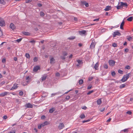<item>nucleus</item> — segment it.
I'll use <instances>...</instances> for the list:
<instances>
[{
	"instance_id": "1",
	"label": "nucleus",
	"mask_w": 133,
	"mask_h": 133,
	"mask_svg": "<svg viewBox=\"0 0 133 133\" xmlns=\"http://www.w3.org/2000/svg\"><path fill=\"white\" fill-rule=\"evenodd\" d=\"M130 75V73H129L124 75L121 81L123 82H124L126 81L129 78Z\"/></svg>"
},
{
	"instance_id": "2",
	"label": "nucleus",
	"mask_w": 133,
	"mask_h": 133,
	"mask_svg": "<svg viewBox=\"0 0 133 133\" xmlns=\"http://www.w3.org/2000/svg\"><path fill=\"white\" fill-rule=\"evenodd\" d=\"M5 24L4 20L0 17V26H3L5 25Z\"/></svg>"
},
{
	"instance_id": "3",
	"label": "nucleus",
	"mask_w": 133,
	"mask_h": 133,
	"mask_svg": "<svg viewBox=\"0 0 133 133\" xmlns=\"http://www.w3.org/2000/svg\"><path fill=\"white\" fill-rule=\"evenodd\" d=\"M109 63L110 66H113L115 65V62L114 60H110L109 61Z\"/></svg>"
},
{
	"instance_id": "4",
	"label": "nucleus",
	"mask_w": 133,
	"mask_h": 133,
	"mask_svg": "<svg viewBox=\"0 0 133 133\" xmlns=\"http://www.w3.org/2000/svg\"><path fill=\"white\" fill-rule=\"evenodd\" d=\"M121 35V33L117 31L114 32L113 34V36L114 37H115L116 35L120 36Z\"/></svg>"
},
{
	"instance_id": "5",
	"label": "nucleus",
	"mask_w": 133,
	"mask_h": 133,
	"mask_svg": "<svg viewBox=\"0 0 133 133\" xmlns=\"http://www.w3.org/2000/svg\"><path fill=\"white\" fill-rule=\"evenodd\" d=\"M96 44V43L94 40L92 41V43H91V44L90 46V48L91 49L94 48L95 45Z\"/></svg>"
},
{
	"instance_id": "6",
	"label": "nucleus",
	"mask_w": 133,
	"mask_h": 133,
	"mask_svg": "<svg viewBox=\"0 0 133 133\" xmlns=\"http://www.w3.org/2000/svg\"><path fill=\"white\" fill-rule=\"evenodd\" d=\"M79 34L81 35H86V31L85 30H83L79 31Z\"/></svg>"
},
{
	"instance_id": "7",
	"label": "nucleus",
	"mask_w": 133,
	"mask_h": 133,
	"mask_svg": "<svg viewBox=\"0 0 133 133\" xmlns=\"http://www.w3.org/2000/svg\"><path fill=\"white\" fill-rule=\"evenodd\" d=\"M25 106L26 108H32L33 107V105L29 103L26 104Z\"/></svg>"
},
{
	"instance_id": "8",
	"label": "nucleus",
	"mask_w": 133,
	"mask_h": 133,
	"mask_svg": "<svg viewBox=\"0 0 133 133\" xmlns=\"http://www.w3.org/2000/svg\"><path fill=\"white\" fill-rule=\"evenodd\" d=\"M64 127V125L63 123H60L59 125L58 128L59 129H61L63 128Z\"/></svg>"
},
{
	"instance_id": "9",
	"label": "nucleus",
	"mask_w": 133,
	"mask_h": 133,
	"mask_svg": "<svg viewBox=\"0 0 133 133\" xmlns=\"http://www.w3.org/2000/svg\"><path fill=\"white\" fill-rule=\"evenodd\" d=\"M40 67L38 66H36L34 68L33 71L34 72H37L38 70L40 69Z\"/></svg>"
},
{
	"instance_id": "10",
	"label": "nucleus",
	"mask_w": 133,
	"mask_h": 133,
	"mask_svg": "<svg viewBox=\"0 0 133 133\" xmlns=\"http://www.w3.org/2000/svg\"><path fill=\"white\" fill-rule=\"evenodd\" d=\"M9 93V92H4L0 94V96L3 97L5 96L6 95Z\"/></svg>"
},
{
	"instance_id": "11",
	"label": "nucleus",
	"mask_w": 133,
	"mask_h": 133,
	"mask_svg": "<svg viewBox=\"0 0 133 133\" xmlns=\"http://www.w3.org/2000/svg\"><path fill=\"white\" fill-rule=\"evenodd\" d=\"M10 28L12 30H14L16 28V26L13 23H11L10 25Z\"/></svg>"
},
{
	"instance_id": "12",
	"label": "nucleus",
	"mask_w": 133,
	"mask_h": 133,
	"mask_svg": "<svg viewBox=\"0 0 133 133\" xmlns=\"http://www.w3.org/2000/svg\"><path fill=\"white\" fill-rule=\"evenodd\" d=\"M66 55V52H63V53L62 56H61V58L62 59H65V57Z\"/></svg>"
},
{
	"instance_id": "13",
	"label": "nucleus",
	"mask_w": 133,
	"mask_h": 133,
	"mask_svg": "<svg viewBox=\"0 0 133 133\" xmlns=\"http://www.w3.org/2000/svg\"><path fill=\"white\" fill-rule=\"evenodd\" d=\"M17 84H14V86L10 89V90L16 89L18 88Z\"/></svg>"
},
{
	"instance_id": "14",
	"label": "nucleus",
	"mask_w": 133,
	"mask_h": 133,
	"mask_svg": "<svg viewBox=\"0 0 133 133\" xmlns=\"http://www.w3.org/2000/svg\"><path fill=\"white\" fill-rule=\"evenodd\" d=\"M81 3L83 5H85L86 7H88L89 6L88 3H87L86 1H81Z\"/></svg>"
},
{
	"instance_id": "15",
	"label": "nucleus",
	"mask_w": 133,
	"mask_h": 133,
	"mask_svg": "<svg viewBox=\"0 0 133 133\" xmlns=\"http://www.w3.org/2000/svg\"><path fill=\"white\" fill-rule=\"evenodd\" d=\"M22 33L25 35L28 36H29L30 34L29 32L23 31L22 32Z\"/></svg>"
},
{
	"instance_id": "16",
	"label": "nucleus",
	"mask_w": 133,
	"mask_h": 133,
	"mask_svg": "<svg viewBox=\"0 0 133 133\" xmlns=\"http://www.w3.org/2000/svg\"><path fill=\"white\" fill-rule=\"evenodd\" d=\"M111 9V7L110 6H107L104 9L105 11H108Z\"/></svg>"
},
{
	"instance_id": "17",
	"label": "nucleus",
	"mask_w": 133,
	"mask_h": 133,
	"mask_svg": "<svg viewBox=\"0 0 133 133\" xmlns=\"http://www.w3.org/2000/svg\"><path fill=\"white\" fill-rule=\"evenodd\" d=\"M124 24V20L123 21L122 23H121L120 26V28L122 29H123V26Z\"/></svg>"
},
{
	"instance_id": "18",
	"label": "nucleus",
	"mask_w": 133,
	"mask_h": 133,
	"mask_svg": "<svg viewBox=\"0 0 133 133\" xmlns=\"http://www.w3.org/2000/svg\"><path fill=\"white\" fill-rule=\"evenodd\" d=\"M47 76L46 75H43L42 77L41 78V80L42 81H44L46 78Z\"/></svg>"
},
{
	"instance_id": "19",
	"label": "nucleus",
	"mask_w": 133,
	"mask_h": 133,
	"mask_svg": "<svg viewBox=\"0 0 133 133\" xmlns=\"http://www.w3.org/2000/svg\"><path fill=\"white\" fill-rule=\"evenodd\" d=\"M55 60L53 58H51L50 59V63L51 64H53L55 63Z\"/></svg>"
},
{
	"instance_id": "20",
	"label": "nucleus",
	"mask_w": 133,
	"mask_h": 133,
	"mask_svg": "<svg viewBox=\"0 0 133 133\" xmlns=\"http://www.w3.org/2000/svg\"><path fill=\"white\" fill-rule=\"evenodd\" d=\"M102 103L101 99H98L97 101V104L100 105Z\"/></svg>"
},
{
	"instance_id": "21",
	"label": "nucleus",
	"mask_w": 133,
	"mask_h": 133,
	"mask_svg": "<svg viewBox=\"0 0 133 133\" xmlns=\"http://www.w3.org/2000/svg\"><path fill=\"white\" fill-rule=\"evenodd\" d=\"M98 63H97L95 65L94 68L96 70H97L98 69Z\"/></svg>"
},
{
	"instance_id": "22",
	"label": "nucleus",
	"mask_w": 133,
	"mask_h": 133,
	"mask_svg": "<svg viewBox=\"0 0 133 133\" xmlns=\"http://www.w3.org/2000/svg\"><path fill=\"white\" fill-rule=\"evenodd\" d=\"M55 110V109L54 108H51L49 110V112L50 113H52Z\"/></svg>"
},
{
	"instance_id": "23",
	"label": "nucleus",
	"mask_w": 133,
	"mask_h": 133,
	"mask_svg": "<svg viewBox=\"0 0 133 133\" xmlns=\"http://www.w3.org/2000/svg\"><path fill=\"white\" fill-rule=\"evenodd\" d=\"M79 117L83 119L85 117V116L84 114H81Z\"/></svg>"
},
{
	"instance_id": "24",
	"label": "nucleus",
	"mask_w": 133,
	"mask_h": 133,
	"mask_svg": "<svg viewBox=\"0 0 133 133\" xmlns=\"http://www.w3.org/2000/svg\"><path fill=\"white\" fill-rule=\"evenodd\" d=\"M120 3L121 4V5L122 6V7L124 6H127V4L126 3H124L123 2H121Z\"/></svg>"
},
{
	"instance_id": "25",
	"label": "nucleus",
	"mask_w": 133,
	"mask_h": 133,
	"mask_svg": "<svg viewBox=\"0 0 133 133\" xmlns=\"http://www.w3.org/2000/svg\"><path fill=\"white\" fill-rule=\"evenodd\" d=\"M132 19H133V17L131 16V17H129L127 19V20L128 21H132Z\"/></svg>"
},
{
	"instance_id": "26",
	"label": "nucleus",
	"mask_w": 133,
	"mask_h": 133,
	"mask_svg": "<svg viewBox=\"0 0 133 133\" xmlns=\"http://www.w3.org/2000/svg\"><path fill=\"white\" fill-rule=\"evenodd\" d=\"M127 39L129 41H130L132 40V38L130 36H128Z\"/></svg>"
},
{
	"instance_id": "27",
	"label": "nucleus",
	"mask_w": 133,
	"mask_h": 133,
	"mask_svg": "<svg viewBox=\"0 0 133 133\" xmlns=\"http://www.w3.org/2000/svg\"><path fill=\"white\" fill-rule=\"evenodd\" d=\"M78 82L79 84H82L83 83V80L82 79H80L79 80Z\"/></svg>"
},
{
	"instance_id": "28",
	"label": "nucleus",
	"mask_w": 133,
	"mask_h": 133,
	"mask_svg": "<svg viewBox=\"0 0 133 133\" xmlns=\"http://www.w3.org/2000/svg\"><path fill=\"white\" fill-rule=\"evenodd\" d=\"M26 79L27 80L26 81L27 83H28L29 82V81L30 79V78L29 76H28L26 77Z\"/></svg>"
},
{
	"instance_id": "29",
	"label": "nucleus",
	"mask_w": 133,
	"mask_h": 133,
	"mask_svg": "<svg viewBox=\"0 0 133 133\" xmlns=\"http://www.w3.org/2000/svg\"><path fill=\"white\" fill-rule=\"evenodd\" d=\"M25 56L26 57L28 58H30V55L29 54L26 53L25 54Z\"/></svg>"
},
{
	"instance_id": "30",
	"label": "nucleus",
	"mask_w": 133,
	"mask_h": 133,
	"mask_svg": "<svg viewBox=\"0 0 133 133\" xmlns=\"http://www.w3.org/2000/svg\"><path fill=\"white\" fill-rule=\"evenodd\" d=\"M75 36H71L70 37L68 38V39L70 40H73L75 39Z\"/></svg>"
},
{
	"instance_id": "31",
	"label": "nucleus",
	"mask_w": 133,
	"mask_h": 133,
	"mask_svg": "<svg viewBox=\"0 0 133 133\" xmlns=\"http://www.w3.org/2000/svg\"><path fill=\"white\" fill-rule=\"evenodd\" d=\"M125 86V84H121V85H120L119 87L121 89H122V88L124 87Z\"/></svg>"
},
{
	"instance_id": "32",
	"label": "nucleus",
	"mask_w": 133,
	"mask_h": 133,
	"mask_svg": "<svg viewBox=\"0 0 133 133\" xmlns=\"http://www.w3.org/2000/svg\"><path fill=\"white\" fill-rule=\"evenodd\" d=\"M0 3L1 4H4L5 2L4 0H0Z\"/></svg>"
},
{
	"instance_id": "33",
	"label": "nucleus",
	"mask_w": 133,
	"mask_h": 133,
	"mask_svg": "<svg viewBox=\"0 0 133 133\" xmlns=\"http://www.w3.org/2000/svg\"><path fill=\"white\" fill-rule=\"evenodd\" d=\"M122 8V6L121 5H121H120L117 6V9H119Z\"/></svg>"
},
{
	"instance_id": "34",
	"label": "nucleus",
	"mask_w": 133,
	"mask_h": 133,
	"mask_svg": "<svg viewBox=\"0 0 133 133\" xmlns=\"http://www.w3.org/2000/svg\"><path fill=\"white\" fill-rule=\"evenodd\" d=\"M40 16L42 17H43L44 16V14L43 12H40Z\"/></svg>"
},
{
	"instance_id": "35",
	"label": "nucleus",
	"mask_w": 133,
	"mask_h": 133,
	"mask_svg": "<svg viewBox=\"0 0 133 133\" xmlns=\"http://www.w3.org/2000/svg\"><path fill=\"white\" fill-rule=\"evenodd\" d=\"M77 61L78 64H81L82 63V61L81 60H78Z\"/></svg>"
},
{
	"instance_id": "36",
	"label": "nucleus",
	"mask_w": 133,
	"mask_h": 133,
	"mask_svg": "<svg viewBox=\"0 0 133 133\" xmlns=\"http://www.w3.org/2000/svg\"><path fill=\"white\" fill-rule=\"evenodd\" d=\"M104 68L106 69H107L108 68V65L107 64H104L103 65Z\"/></svg>"
},
{
	"instance_id": "37",
	"label": "nucleus",
	"mask_w": 133,
	"mask_h": 133,
	"mask_svg": "<svg viewBox=\"0 0 133 133\" xmlns=\"http://www.w3.org/2000/svg\"><path fill=\"white\" fill-rule=\"evenodd\" d=\"M118 72L119 73L121 74H123V72L121 70H118Z\"/></svg>"
},
{
	"instance_id": "38",
	"label": "nucleus",
	"mask_w": 133,
	"mask_h": 133,
	"mask_svg": "<svg viewBox=\"0 0 133 133\" xmlns=\"http://www.w3.org/2000/svg\"><path fill=\"white\" fill-rule=\"evenodd\" d=\"M116 74V73L115 71H113L111 72V75L113 76H114Z\"/></svg>"
},
{
	"instance_id": "39",
	"label": "nucleus",
	"mask_w": 133,
	"mask_h": 133,
	"mask_svg": "<svg viewBox=\"0 0 133 133\" xmlns=\"http://www.w3.org/2000/svg\"><path fill=\"white\" fill-rule=\"evenodd\" d=\"M122 131H123L124 132H128V129H125Z\"/></svg>"
},
{
	"instance_id": "40",
	"label": "nucleus",
	"mask_w": 133,
	"mask_h": 133,
	"mask_svg": "<svg viewBox=\"0 0 133 133\" xmlns=\"http://www.w3.org/2000/svg\"><path fill=\"white\" fill-rule=\"evenodd\" d=\"M33 60L34 62H36L38 60V58L36 57H35L33 59Z\"/></svg>"
},
{
	"instance_id": "41",
	"label": "nucleus",
	"mask_w": 133,
	"mask_h": 133,
	"mask_svg": "<svg viewBox=\"0 0 133 133\" xmlns=\"http://www.w3.org/2000/svg\"><path fill=\"white\" fill-rule=\"evenodd\" d=\"M94 92L93 90H91V91H90L89 92H88L87 93V94L88 95H89L91 94L92 93Z\"/></svg>"
},
{
	"instance_id": "42",
	"label": "nucleus",
	"mask_w": 133,
	"mask_h": 133,
	"mask_svg": "<svg viewBox=\"0 0 133 133\" xmlns=\"http://www.w3.org/2000/svg\"><path fill=\"white\" fill-rule=\"evenodd\" d=\"M125 68L128 69H129L130 68V66L129 65H127L125 66Z\"/></svg>"
},
{
	"instance_id": "43",
	"label": "nucleus",
	"mask_w": 133,
	"mask_h": 133,
	"mask_svg": "<svg viewBox=\"0 0 133 133\" xmlns=\"http://www.w3.org/2000/svg\"><path fill=\"white\" fill-rule=\"evenodd\" d=\"M32 0H26L25 2L26 3H28L31 2Z\"/></svg>"
},
{
	"instance_id": "44",
	"label": "nucleus",
	"mask_w": 133,
	"mask_h": 133,
	"mask_svg": "<svg viewBox=\"0 0 133 133\" xmlns=\"http://www.w3.org/2000/svg\"><path fill=\"white\" fill-rule=\"evenodd\" d=\"M23 94V93L22 91H20L19 93V94L20 96H22Z\"/></svg>"
},
{
	"instance_id": "45",
	"label": "nucleus",
	"mask_w": 133,
	"mask_h": 133,
	"mask_svg": "<svg viewBox=\"0 0 133 133\" xmlns=\"http://www.w3.org/2000/svg\"><path fill=\"white\" fill-rule=\"evenodd\" d=\"M55 75L57 77H59L60 75V74L58 72H57L56 74Z\"/></svg>"
},
{
	"instance_id": "46",
	"label": "nucleus",
	"mask_w": 133,
	"mask_h": 133,
	"mask_svg": "<svg viewBox=\"0 0 133 133\" xmlns=\"http://www.w3.org/2000/svg\"><path fill=\"white\" fill-rule=\"evenodd\" d=\"M112 46L114 47H117V44L115 43H114L112 44Z\"/></svg>"
},
{
	"instance_id": "47",
	"label": "nucleus",
	"mask_w": 133,
	"mask_h": 133,
	"mask_svg": "<svg viewBox=\"0 0 133 133\" xmlns=\"http://www.w3.org/2000/svg\"><path fill=\"white\" fill-rule=\"evenodd\" d=\"M93 78V77H90L88 78V80L89 81H91Z\"/></svg>"
},
{
	"instance_id": "48",
	"label": "nucleus",
	"mask_w": 133,
	"mask_h": 133,
	"mask_svg": "<svg viewBox=\"0 0 133 133\" xmlns=\"http://www.w3.org/2000/svg\"><path fill=\"white\" fill-rule=\"evenodd\" d=\"M22 38H20L19 39H18L16 40V41H17L18 42H20L22 40Z\"/></svg>"
},
{
	"instance_id": "49",
	"label": "nucleus",
	"mask_w": 133,
	"mask_h": 133,
	"mask_svg": "<svg viewBox=\"0 0 133 133\" xmlns=\"http://www.w3.org/2000/svg\"><path fill=\"white\" fill-rule=\"evenodd\" d=\"M90 121V119H88V120H87L83 121H82V122L83 123H85V122H88L89 121Z\"/></svg>"
},
{
	"instance_id": "50",
	"label": "nucleus",
	"mask_w": 133,
	"mask_h": 133,
	"mask_svg": "<svg viewBox=\"0 0 133 133\" xmlns=\"http://www.w3.org/2000/svg\"><path fill=\"white\" fill-rule=\"evenodd\" d=\"M9 133H15V130H13L12 131H10Z\"/></svg>"
},
{
	"instance_id": "51",
	"label": "nucleus",
	"mask_w": 133,
	"mask_h": 133,
	"mask_svg": "<svg viewBox=\"0 0 133 133\" xmlns=\"http://www.w3.org/2000/svg\"><path fill=\"white\" fill-rule=\"evenodd\" d=\"M5 59L4 58L3 59L2 61V62L3 63H4L5 62Z\"/></svg>"
},
{
	"instance_id": "52",
	"label": "nucleus",
	"mask_w": 133,
	"mask_h": 133,
	"mask_svg": "<svg viewBox=\"0 0 133 133\" xmlns=\"http://www.w3.org/2000/svg\"><path fill=\"white\" fill-rule=\"evenodd\" d=\"M43 123L45 125L48 124V123L47 121H45Z\"/></svg>"
},
{
	"instance_id": "53",
	"label": "nucleus",
	"mask_w": 133,
	"mask_h": 133,
	"mask_svg": "<svg viewBox=\"0 0 133 133\" xmlns=\"http://www.w3.org/2000/svg\"><path fill=\"white\" fill-rule=\"evenodd\" d=\"M30 43H33L35 44V41L34 40H32L30 41L29 42Z\"/></svg>"
},
{
	"instance_id": "54",
	"label": "nucleus",
	"mask_w": 133,
	"mask_h": 133,
	"mask_svg": "<svg viewBox=\"0 0 133 133\" xmlns=\"http://www.w3.org/2000/svg\"><path fill=\"white\" fill-rule=\"evenodd\" d=\"M92 86L91 85H90L87 88L88 89H90L91 88H92Z\"/></svg>"
},
{
	"instance_id": "55",
	"label": "nucleus",
	"mask_w": 133,
	"mask_h": 133,
	"mask_svg": "<svg viewBox=\"0 0 133 133\" xmlns=\"http://www.w3.org/2000/svg\"><path fill=\"white\" fill-rule=\"evenodd\" d=\"M127 113L129 115H130L132 114V112L130 111H128L127 112Z\"/></svg>"
},
{
	"instance_id": "56",
	"label": "nucleus",
	"mask_w": 133,
	"mask_h": 133,
	"mask_svg": "<svg viewBox=\"0 0 133 133\" xmlns=\"http://www.w3.org/2000/svg\"><path fill=\"white\" fill-rule=\"evenodd\" d=\"M72 54H71L69 57V60H70V59L72 58Z\"/></svg>"
},
{
	"instance_id": "57",
	"label": "nucleus",
	"mask_w": 133,
	"mask_h": 133,
	"mask_svg": "<svg viewBox=\"0 0 133 133\" xmlns=\"http://www.w3.org/2000/svg\"><path fill=\"white\" fill-rule=\"evenodd\" d=\"M82 108L83 109L85 110L87 108V107L86 106H84L83 107H82Z\"/></svg>"
},
{
	"instance_id": "58",
	"label": "nucleus",
	"mask_w": 133,
	"mask_h": 133,
	"mask_svg": "<svg viewBox=\"0 0 133 133\" xmlns=\"http://www.w3.org/2000/svg\"><path fill=\"white\" fill-rule=\"evenodd\" d=\"M45 117L44 115H43L41 116V119H44Z\"/></svg>"
},
{
	"instance_id": "59",
	"label": "nucleus",
	"mask_w": 133,
	"mask_h": 133,
	"mask_svg": "<svg viewBox=\"0 0 133 133\" xmlns=\"http://www.w3.org/2000/svg\"><path fill=\"white\" fill-rule=\"evenodd\" d=\"M73 18H74V19L75 21H77V18L76 17H73Z\"/></svg>"
},
{
	"instance_id": "60",
	"label": "nucleus",
	"mask_w": 133,
	"mask_h": 133,
	"mask_svg": "<svg viewBox=\"0 0 133 133\" xmlns=\"http://www.w3.org/2000/svg\"><path fill=\"white\" fill-rule=\"evenodd\" d=\"M37 5L38 6L41 7L42 6V4L40 3H38Z\"/></svg>"
},
{
	"instance_id": "61",
	"label": "nucleus",
	"mask_w": 133,
	"mask_h": 133,
	"mask_svg": "<svg viewBox=\"0 0 133 133\" xmlns=\"http://www.w3.org/2000/svg\"><path fill=\"white\" fill-rule=\"evenodd\" d=\"M3 119H5L7 118V116H6L5 115L3 117Z\"/></svg>"
},
{
	"instance_id": "62",
	"label": "nucleus",
	"mask_w": 133,
	"mask_h": 133,
	"mask_svg": "<svg viewBox=\"0 0 133 133\" xmlns=\"http://www.w3.org/2000/svg\"><path fill=\"white\" fill-rule=\"evenodd\" d=\"M42 127L41 125H38V128L39 129H40Z\"/></svg>"
},
{
	"instance_id": "63",
	"label": "nucleus",
	"mask_w": 133,
	"mask_h": 133,
	"mask_svg": "<svg viewBox=\"0 0 133 133\" xmlns=\"http://www.w3.org/2000/svg\"><path fill=\"white\" fill-rule=\"evenodd\" d=\"M99 20V18H97V19H94V20L93 21H98Z\"/></svg>"
},
{
	"instance_id": "64",
	"label": "nucleus",
	"mask_w": 133,
	"mask_h": 133,
	"mask_svg": "<svg viewBox=\"0 0 133 133\" xmlns=\"http://www.w3.org/2000/svg\"><path fill=\"white\" fill-rule=\"evenodd\" d=\"M111 120V118H110L109 119H108L107 121V122H109Z\"/></svg>"
}]
</instances>
